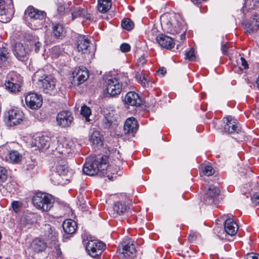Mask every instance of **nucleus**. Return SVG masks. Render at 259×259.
Here are the masks:
<instances>
[{"mask_svg": "<svg viewBox=\"0 0 259 259\" xmlns=\"http://www.w3.org/2000/svg\"><path fill=\"white\" fill-rule=\"evenodd\" d=\"M161 22L166 29L167 32L171 34L179 33L182 31L181 37L185 36L186 30L185 28V22L179 14H166L161 18Z\"/></svg>", "mask_w": 259, "mask_h": 259, "instance_id": "1", "label": "nucleus"}, {"mask_svg": "<svg viewBox=\"0 0 259 259\" xmlns=\"http://www.w3.org/2000/svg\"><path fill=\"white\" fill-rule=\"evenodd\" d=\"M32 202L37 209L43 211H48L53 205L54 199L50 194L38 192L33 196Z\"/></svg>", "mask_w": 259, "mask_h": 259, "instance_id": "2", "label": "nucleus"}, {"mask_svg": "<svg viewBox=\"0 0 259 259\" xmlns=\"http://www.w3.org/2000/svg\"><path fill=\"white\" fill-rule=\"evenodd\" d=\"M102 159L88 160L84 163L83 167V172L89 176H94L99 171L106 170L108 172L111 171V166H107L106 163L102 161Z\"/></svg>", "mask_w": 259, "mask_h": 259, "instance_id": "3", "label": "nucleus"}, {"mask_svg": "<svg viewBox=\"0 0 259 259\" xmlns=\"http://www.w3.org/2000/svg\"><path fill=\"white\" fill-rule=\"evenodd\" d=\"M35 76H38V81L45 93L51 95L56 92V79L53 76L45 74L42 70L37 72Z\"/></svg>", "mask_w": 259, "mask_h": 259, "instance_id": "4", "label": "nucleus"}, {"mask_svg": "<svg viewBox=\"0 0 259 259\" xmlns=\"http://www.w3.org/2000/svg\"><path fill=\"white\" fill-rule=\"evenodd\" d=\"M46 16L44 11L38 10L32 6L28 7L25 11L26 18L29 17L30 23L34 29H38L42 26V23Z\"/></svg>", "mask_w": 259, "mask_h": 259, "instance_id": "5", "label": "nucleus"}, {"mask_svg": "<svg viewBox=\"0 0 259 259\" xmlns=\"http://www.w3.org/2000/svg\"><path fill=\"white\" fill-rule=\"evenodd\" d=\"M122 81L117 77H110L107 78L105 86L107 93L111 97L120 94L124 87Z\"/></svg>", "mask_w": 259, "mask_h": 259, "instance_id": "6", "label": "nucleus"}, {"mask_svg": "<svg viewBox=\"0 0 259 259\" xmlns=\"http://www.w3.org/2000/svg\"><path fill=\"white\" fill-rule=\"evenodd\" d=\"M105 248V243L98 240H90L85 245V250L88 254L94 258L100 256Z\"/></svg>", "mask_w": 259, "mask_h": 259, "instance_id": "7", "label": "nucleus"}, {"mask_svg": "<svg viewBox=\"0 0 259 259\" xmlns=\"http://www.w3.org/2000/svg\"><path fill=\"white\" fill-rule=\"evenodd\" d=\"M14 13L12 0H0V21L7 23Z\"/></svg>", "mask_w": 259, "mask_h": 259, "instance_id": "8", "label": "nucleus"}, {"mask_svg": "<svg viewBox=\"0 0 259 259\" xmlns=\"http://www.w3.org/2000/svg\"><path fill=\"white\" fill-rule=\"evenodd\" d=\"M0 157L13 163H18L22 159V155L17 151L9 150L7 145L0 147Z\"/></svg>", "mask_w": 259, "mask_h": 259, "instance_id": "9", "label": "nucleus"}, {"mask_svg": "<svg viewBox=\"0 0 259 259\" xmlns=\"http://www.w3.org/2000/svg\"><path fill=\"white\" fill-rule=\"evenodd\" d=\"M74 143L72 140L64 138H60L57 140L56 151L65 156L72 153L74 150Z\"/></svg>", "mask_w": 259, "mask_h": 259, "instance_id": "10", "label": "nucleus"}, {"mask_svg": "<svg viewBox=\"0 0 259 259\" xmlns=\"http://www.w3.org/2000/svg\"><path fill=\"white\" fill-rule=\"evenodd\" d=\"M223 121L225 123L224 131L226 133L243 135L240 124L236 119L231 116H227L223 118Z\"/></svg>", "mask_w": 259, "mask_h": 259, "instance_id": "11", "label": "nucleus"}, {"mask_svg": "<svg viewBox=\"0 0 259 259\" xmlns=\"http://www.w3.org/2000/svg\"><path fill=\"white\" fill-rule=\"evenodd\" d=\"M89 77V73L85 67L76 68L72 72V79L71 83L74 86L82 83Z\"/></svg>", "mask_w": 259, "mask_h": 259, "instance_id": "12", "label": "nucleus"}, {"mask_svg": "<svg viewBox=\"0 0 259 259\" xmlns=\"http://www.w3.org/2000/svg\"><path fill=\"white\" fill-rule=\"evenodd\" d=\"M24 118L23 112L17 109H13L8 111L6 123L10 126H14L20 124Z\"/></svg>", "mask_w": 259, "mask_h": 259, "instance_id": "13", "label": "nucleus"}, {"mask_svg": "<svg viewBox=\"0 0 259 259\" xmlns=\"http://www.w3.org/2000/svg\"><path fill=\"white\" fill-rule=\"evenodd\" d=\"M44 230L45 231L44 236L49 241H50L52 244L51 247H54L57 252H60V249L59 245L58 243V233L56 230L53 228L50 225L46 224L45 225Z\"/></svg>", "mask_w": 259, "mask_h": 259, "instance_id": "14", "label": "nucleus"}, {"mask_svg": "<svg viewBox=\"0 0 259 259\" xmlns=\"http://www.w3.org/2000/svg\"><path fill=\"white\" fill-rule=\"evenodd\" d=\"M118 251L124 257H133L136 253V248L133 242L130 239H125L119 245Z\"/></svg>", "mask_w": 259, "mask_h": 259, "instance_id": "15", "label": "nucleus"}, {"mask_svg": "<svg viewBox=\"0 0 259 259\" xmlns=\"http://www.w3.org/2000/svg\"><path fill=\"white\" fill-rule=\"evenodd\" d=\"M25 103L28 107L36 110L40 108L42 104L41 95L34 93H29L25 96Z\"/></svg>", "mask_w": 259, "mask_h": 259, "instance_id": "16", "label": "nucleus"}, {"mask_svg": "<svg viewBox=\"0 0 259 259\" xmlns=\"http://www.w3.org/2000/svg\"><path fill=\"white\" fill-rule=\"evenodd\" d=\"M57 122L59 125L62 127L69 126L73 121V117L71 112L62 111L57 116Z\"/></svg>", "mask_w": 259, "mask_h": 259, "instance_id": "17", "label": "nucleus"}, {"mask_svg": "<svg viewBox=\"0 0 259 259\" xmlns=\"http://www.w3.org/2000/svg\"><path fill=\"white\" fill-rule=\"evenodd\" d=\"M156 41L161 47L168 50L171 49L175 45L172 38L163 34H159L156 37Z\"/></svg>", "mask_w": 259, "mask_h": 259, "instance_id": "18", "label": "nucleus"}, {"mask_svg": "<svg viewBox=\"0 0 259 259\" xmlns=\"http://www.w3.org/2000/svg\"><path fill=\"white\" fill-rule=\"evenodd\" d=\"M129 207L124 203L121 202H116L114 203L112 210L111 211V215L113 218H116L119 215H123L126 213Z\"/></svg>", "mask_w": 259, "mask_h": 259, "instance_id": "19", "label": "nucleus"}, {"mask_svg": "<svg viewBox=\"0 0 259 259\" xmlns=\"http://www.w3.org/2000/svg\"><path fill=\"white\" fill-rule=\"evenodd\" d=\"M34 140V143L32 142L34 146L37 147L39 149H47L50 146L52 138L50 136L44 135L36 137Z\"/></svg>", "mask_w": 259, "mask_h": 259, "instance_id": "20", "label": "nucleus"}, {"mask_svg": "<svg viewBox=\"0 0 259 259\" xmlns=\"http://www.w3.org/2000/svg\"><path fill=\"white\" fill-rule=\"evenodd\" d=\"M90 44V41L88 37L84 35H79L77 39V49L79 52L82 54L87 53Z\"/></svg>", "mask_w": 259, "mask_h": 259, "instance_id": "21", "label": "nucleus"}, {"mask_svg": "<svg viewBox=\"0 0 259 259\" xmlns=\"http://www.w3.org/2000/svg\"><path fill=\"white\" fill-rule=\"evenodd\" d=\"M77 17H82L90 21L93 20L91 15L88 13L87 11L80 7L75 8L71 13V16H69L68 19L73 21Z\"/></svg>", "mask_w": 259, "mask_h": 259, "instance_id": "22", "label": "nucleus"}, {"mask_svg": "<svg viewBox=\"0 0 259 259\" xmlns=\"http://www.w3.org/2000/svg\"><path fill=\"white\" fill-rule=\"evenodd\" d=\"M137 121L134 117L127 119L124 123V131L126 134H135L138 129Z\"/></svg>", "mask_w": 259, "mask_h": 259, "instance_id": "23", "label": "nucleus"}, {"mask_svg": "<svg viewBox=\"0 0 259 259\" xmlns=\"http://www.w3.org/2000/svg\"><path fill=\"white\" fill-rule=\"evenodd\" d=\"M238 230L237 224L231 218L227 219L225 223V230L231 236L235 235Z\"/></svg>", "mask_w": 259, "mask_h": 259, "instance_id": "24", "label": "nucleus"}, {"mask_svg": "<svg viewBox=\"0 0 259 259\" xmlns=\"http://www.w3.org/2000/svg\"><path fill=\"white\" fill-rule=\"evenodd\" d=\"M126 104L131 106H137L141 104V99L138 94L134 92H128L124 98Z\"/></svg>", "mask_w": 259, "mask_h": 259, "instance_id": "25", "label": "nucleus"}, {"mask_svg": "<svg viewBox=\"0 0 259 259\" xmlns=\"http://www.w3.org/2000/svg\"><path fill=\"white\" fill-rule=\"evenodd\" d=\"M259 28V15H254L245 25V29L249 33L256 31Z\"/></svg>", "mask_w": 259, "mask_h": 259, "instance_id": "26", "label": "nucleus"}, {"mask_svg": "<svg viewBox=\"0 0 259 259\" xmlns=\"http://www.w3.org/2000/svg\"><path fill=\"white\" fill-rule=\"evenodd\" d=\"M51 180L55 185H65L69 181L70 177H65L53 170L51 175Z\"/></svg>", "mask_w": 259, "mask_h": 259, "instance_id": "27", "label": "nucleus"}, {"mask_svg": "<svg viewBox=\"0 0 259 259\" xmlns=\"http://www.w3.org/2000/svg\"><path fill=\"white\" fill-rule=\"evenodd\" d=\"M47 246V243L39 238L34 239L31 244V249L37 253L44 251Z\"/></svg>", "mask_w": 259, "mask_h": 259, "instance_id": "28", "label": "nucleus"}, {"mask_svg": "<svg viewBox=\"0 0 259 259\" xmlns=\"http://www.w3.org/2000/svg\"><path fill=\"white\" fill-rule=\"evenodd\" d=\"M14 53L17 58L20 60H22L26 57L28 51L22 44L17 42L15 45Z\"/></svg>", "mask_w": 259, "mask_h": 259, "instance_id": "29", "label": "nucleus"}, {"mask_svg": "<svg viewBox=\"0 0 259 259\" xmlns=\"http://www.w3.org/2000/svg\"><path fill=\"white\" fill-rule=\"evenodd\" d=\"M5 45L4 43L0 42V67L5 66L9 58L10 54Z\"/></svg>", "mask_w": 259, "mask_h": 259, "instance_id": "30", "label": "nucleus"}, {"mask_svg": "<svg viewBox=\"0 0 259 259\" xmlns=\"http://www.w3.org/2000/svg\"><path fill=\"white\" fill-rule=\"evenodd\" d=\"M62 226L64 232L68 234H72L75 233L77 229L76 222L71 219L64 221Z\"/></svg>", "mask_w": 259, "mask_h": 259, "instance_id": "31", "label": "nucleus"}, {"mask_svg": "<svg viewBox=\"0 0 259 259\" xmlns=\"http://www.w3.org/2000/svg\"><path fill=\"white\" fill-rule=\"evenodd\" d=\"M7 80L6 81H11L15 84V89L17 87L21 88V84L23 81L22 76L14 71L10 72L7 75Z\"/></svg>", "mask_w": 259, "mask_h": 259, "instance_id": "32", "label": "nucleus"}, {"mask_svg": "<svg viewBox=\"0 0 259 259\" xmlns=\"http://www.w3.org/2000/svg\"><path fill=\"white\" fill-rule=\"evenodd\" d=\"M53 170L60 174L65 177L70 178L69 176L70 172H69L68 166L65 161H61L58 162Z\"/></svg>", "mask_w": 259, "mask_h": 259, "instance_id": "33", "label": "nucleus"}, {"mask_svg": "<svg viewBox=\"0 0 259 259\" xmlns=\"http://www.w3.org/2000/svg\"><path fill=\"white\" fill-rule=\"evenodd\" d=\"M52 33L56 38H62L64 36L65 30L62 25L60 24H53Z\"/></svg>", "mask_w": 259, "mask_h": 259, "instance_id": "34", "label": "nucleus"}, {"mask_svg": "<svg viewBox=\"0 0 259 259\" xmlns=\"http://www.w3.org/2000/svg\"><path fill=\"white\" fill-rule=\"evenodd\" d=\"M111 6L110 0H99L98 9L100 12L106 13Z\"/></svg>", "mask_w": 259, "mask_h": 259, "instance_id": "35", "label": "nucleus"}, {"mask_svg": "<svg viewBox=\"0 0 259 259\" xmlns=\"http://www.w3.org/2000/svg\"><path fill=\"white\" fill-rule=\"evenodd\" d=\"M30 46L32 50H34L35 53H37L41 47V43L38 41L37 37H34L33 40H30Z\"/></svg>", "mask_w": 259, "mask_h": 259, "instance_id": "36", "label": "nucleus"}, {"mask_svg": "<svg viewBox=\"0 0 259 259\" xmlns=\"http://www.w3.org/2000/svg\"><path fill=\"white\" fill-rule=\"evenodd\" d=\"M6 89L11 93H16L20 91L21 88L17 87L15 89V84L11 81H6L5 83Z\"/></svg>", "mask_w": 259, "mask_h": 259, "instance_id": "37", "label": "nucleus"}, {"mask_svg": "<svg viewBox=\"0 0 259 259\" xmlns=\"http://www.w3.org/2000/svg\"><path fill=\"white\" fill-rule=\"evenodd\" d=\"M122 27L126 30H131L134 26L133 22L130 19L125 18L121 22Z\"/></svg>", "mask_w": 259, "mask_h": 259, "instance_id": "38", "label": "nucleus"}, {"mask_svg": "<svg viewBox=\"0 0 259 259\" xmlns=\"http://www.w3.org/2000/svg\"><path fill=\"white\" fill-rule=\"evenodd\" d=\"M81 114L85 118L87 121H89V116L91 114V109L86 105H83L81 107Z\"/></svg>", "mask_w": 259, "mask_h": 259, "instance_id": "39", "label": "nucleus"}, {"mask_svg": "<svg viewBox=\"0 0 259 259\" xmlns=\"http://www.w3.org/2000/svg\"><path fill=\"white\" fill-rule=\"evenodd\" d=\"M206 193L207 195L213 197L215 199L220 194V190L217 187L211 186L207 190Z\"/></svg>", "mask_w": 259, "mask_h": 259, "instance_id": "40", "label": "nucleus"}, {"mask_svg": "<svg viewBox=\"0 0 259 259\" xmlns=\"http://www.w3.org/2000/svg\"><path fill=\"white\" fill-rule=\"evenodd\" d=\"M90 141L96 145H98L101 141L100 133L98 131L93 132L90 137Z\"/></svg>", "mask_w": 259, "mask_h": 259, "instance_id": "41", "label": "nucleus"}, {"mask_svg": "<svg viewBox=\"0 0 259 259\" xmlns=\"http://www.w3.org/2000/svg\"><path fill=\"white\" fill-rule=\"evenodd\" d=\"M149 76L143 77V80H141V77L139 75H136V78L137 81L140 83L143 87L146 88L148 86L149 78Z\"/></svg>", "mask_w": 259, "mask_h": 259, "instance_id": "42", "label": "nucleus"}, {"mask_svg": "<svg viewBox=\"0 0 259 259\" xmlns=\"http://www.w3.org/2000/svg\"><path fill=\"white\" fill-rule=\"evenodd\" d=\"M8 177L7 170L3 166H0V183L5 182Z\"/></svg>", "mask_w": 259, "mask_h": 259, "instance_id": "43", "label": "nucleus"}, {"mask_svg": "<svg viewBox=\"0 0 259 259\" xmlns=\"http://www.w3.org/2000/svg\"><path fill=\"white\" fill-rule=\"evenodd\" d=\"M11 205L14 211L17 213L20 210L22 203L19 201H14L12 202Z\"/></svg>", "mask_w": 259, "mask_h": 259, "instance_id": "44", "label": "nucleus"}, {"mask_svg": "<svg viewBox=\"0 0 259 259\" xmlns=\"http://www.w3.org/2000/svg\"><path fill=\"white\" fill-rule=\"evenodd\" d=\"M202 172L205 176H210L214 174V170L211 166L207 165L203 168Z\"/></svg>", "mask_w": 259, "mask_h": 259, "instance_id": "45", "label": "nucleus"}, {"mask_svg": "<svg viewBox=\"0 0 259 259\" xmlns=\"http://www.w3.org/2000/svg\"><path fill=\"white\" fill-rule=\"evenodd\" d=\"M109 157H114L115 159H117L119 160L120 156L119 151L117 150L116 149L112 148L111 149H109Z\"/></svg>", "mask_w": 259, "mask_h": 259, "instance_id": "46", "label": "nucleus"}, {"mask_svg": "<svg viewBox=\"0 0 259 259\" xmlns=\"http://www.w3.org/2000/svg\"><path fill=\"white\" fill-rule=\"evenodd\" d=\"M185 59H188L190 61H194L195 59V56L194 55V50L191 48L190 50L185 54Z\"/></svg>", "mask_w": 259, "mask_h": 259, "instance_id": "47", "label": "nucleus"}, {"mask_svg": "<svg viewBox=\"0 0 259 259\" xmlns=\"http://www.w3.org/2000/svg\"><path fill=\"white\" fill-rule=\"evenodd\" d=\"M203 199L204 202L205 204H207L208 205L212 204L215 200L213 197H212L209 195H207L206 192L204 194Z\"/></svg>", "mask_w": 259, "mask_h": 259, "instance_id": "48", "label": "nucleus"}, {"mask_svg": "<svg viewBox=\"0 0 259 259\" xmlns=\"http://www.w3.org/2000/svg\"><path fill=\"white\" fill-rule=\"evenodd\" d=\"M131 46L127 43H123L120 46V50L123 53H127L131 50Z\"/></svg>", "mask_w": 259, "mask_h": 259, "instance_id": "49", "label": "nucleus"}, {"mask_svg": "<svg viewBox=\"0 0 259 259\" xmlns=\"http://www.w3.org/2000/svg\"><path fill=\"white\" fill-rule=\"evenodd\" d=\"M35 165L36 163L35 161L31 160H28L26 162V168L27 170H31L35 167Z\"/></svg>", "mask_w": 259, "mask_h": 259, "instance_id": "50", "label": "nucleus"}, {"mask_svg": "<svg viewBox=\"0 0 259 259\" xmlns=\"http://www.w3.org/2000/svg\"><path fill=\"white\" fill-rule=\"evenodd\" d=\"M229 44H224L223 42H222L221 50L222 53L224 55H226L228 53V50L229 48Z\"/></svg>", "mask_w": 259, "mask_h": 259, "instance_id": "51", "label": "nucleus"}, {"mask_svg": "<svg viewBox=\"0 0 259 259\" xmlns=\"http://www.w3.org/2000/svg\"><path fill=\"white\" fill-rule=\"evenodd\" d=\"M251 200L255 205H259V194L255 193L251 197Z\"/></svg>", "mask_w": 259, "mask_h": 259, "instance_id": "52", "label": "nucleus"}, {"mask_svg": "<svg viewBox=\"0 0 259 259\" xmlns=\"http://www.w3.org/2000/svg\"><path fill=\"white\" fill-rule=\"evenodd\" d=\"M245 259H259V254L250 253L246 255Z\"/></svg>", "mask_w": 259, "mask_h": 259, "instance_id": "53", "label": "nucleus"}, {"mask_svg": "<svg viewBox=\"0 0 259 259\" xmlns=\"http://www.w3.org/2000/svg\"><path fill=\"white\" fill-rule=\"evenodd\" d=\"M104 122L106 126L107 127H109L112 124V123L113 122V120H112V118L110 117V116L105 117L104 118Z\"/></svg>", "mask_w": 259, "mask_h": 259, "instance_id": "54", "label": "nucleus"}, {"mask_svg": "<svg viewBox=\"0 0 259 259\" xmlns=\"http://www.w3.org/2000/svg\"><path fill=\"white\" fill-rule=\"evenodd\" d=\"M65 8L63 5H59L58 6L57 12L59 13V17H61L63 15L64 13L65 12Z\"/></svg>", "mask_w": 259, "mask_h": 259, "instance_id": "55", "label": "nucleus"}, {"mask_svg": "<svg viewBox=\"0 0 259 259\" xmlns=\"http://www.w3.org/2000/svg\"><path fill=\"white\" fill-rule=\"evenodd\" d=\"M138 65L140 66L144 65L146 63V60L144 56H141L138 60Z\"/></svg>", "mask_w": 259, "mask_h": 259, "instance_id": "56", "label": "nucleus"}, {"mask_svg": "<svg viewBox=\"0 0 259 259\" xmlns=\"http://www.w3.org/2000/svg\"><path fill=\"white\" fill-rule=\"evenodd\" d=\"M251 2L253 3L252 6H257V4H259V0H245L246 5H247V3H249V6L251 7L252 4Z\"/></svg>", "mask_w": 259, "mask_h": 259, "instance_id": "57", "label": "nucleus"}, {"mask_svg": "<svg viewBox=\"0 0 259 259\" xmlns=\"http://www.w3.org/2000/svg\"><path fill=\"white\" fill-rule=\"evenodd\" d=\"M197 235L194 232H191L188 236V240L190 242H192L196 239Z\"/></svg>", "mask_w": 259, "mask_h": 259, "instance_id": "58", "label": "nucleus"}, {"mask_svg": "<svg viewBox=\"0 0 259 259\" xmlns=\"http://www.w3.org/2000/svg\"><path fill=\"white\" fill-rule=\"evenodd\" d=\"M241 65L244 67V69H246L248 68L247 62L245 60V59L243 57H241L240 58Z\"/></svg>", "mask_w": 259, "mask_h": 259, "instance_id": "59", "label": "nucleus"}, {"mask_svg": "<svg viewBox=\"0 0 259 259\" xmlns=\"http://www.w3.org/2000/svg\"><path fill=\"white\" fill-rule=\"evenodd\" d=\"M136 75H139L140 77H141V80H143V77H146L147 75H148V74H146V73L144 72L143 71H142L141 73H137Z\"/></svg>", "mask_w": 259, "mask_h": 259, "instance_id": "60", "label": "nucleus"}, {"mask_svg": "<svg viewBox=\"0 0 259 259\" xmlns=\"http://www.w3.org/2000/svg\"><path fill=\"white\" fill-rule=\"evenodd\" d=\"M158 72L160 73L162 75H164L166 73V70L164 68H161L159 69Z\"/></svg>", "mask_w": 259, "mask_h": 259, "instance_id": "61", "label": "nucleus"}, {"mask_svg": "<svg viewBox=\"0 0 259 259\" xmlns=\"http://www.w3.org/2000/svg\"><path fill=\"white\" fill-rule=\"evenodd\" d=\"M205 0H191V1L195 4L197 5L200 4L202 2L205 1Z\"/></svg>", "mask_w": 259, "mask_h": 259, "instance_id": "62", "label": "nucleus"}, {"mask_svg": "<svg viewBox=\"0 0 259 259\" xmlns=\"http://www.w3.org/2000/svg\"><path fill=\"white\" fill-rule=\"evenodd\" d=\"M256 84H257V86L258 88H259V75H258L257 79V80L256 81Z\"/></svg>", "mask_w": 259, "mask_h": 259, "instance_id": "63", "label": "nucleus"}, {"mask_svg": "<svg viewBox=\"0 0 259 259\" xmlns=\"http://www.w3.org/2000/svg\"><path fill=\"white\" fill-rule=\"evenodd\" d=\"M58 48L57 47H55L52 48V51L55 52L58 50Z\"/></svg>", "mask_w": 259, "mask_h": 259, "instance_id": "64", "label": "nucleus"}]
</instances>
